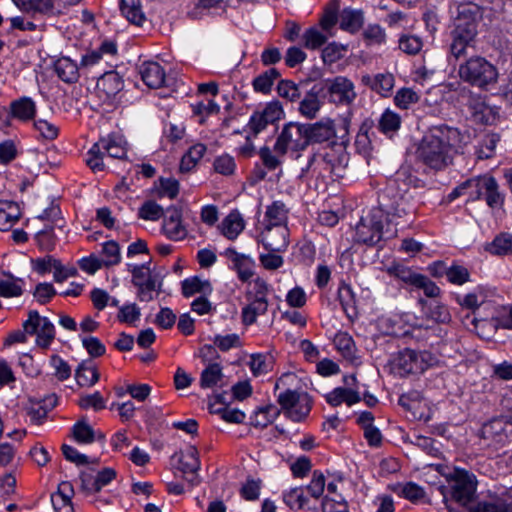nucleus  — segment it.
Here are the masks:
<instances>
[{
	"mask_svg": "<svg viewBox=\"0 0 512 512\" xmlns=\"http://www.w3.org/2000/svg\"><path fill=\"white\" fill-rule=\"evenodd\" d=\"M139 73L143 82L152 89L164 86L166 73L163 67L154 61H145L139 66Z\"/></svg>",
	"mask_w": 512,
	"mask_h": 512,
	"instance_id": "18",
	"label": "nucleus"
},
{
	"mask_svg": "<svg viewBox=\"0 0 512 512\" xmlns=\"http://www.w3.org/2000/svg\"><path fill=\"white\" fill-rule=\"evenodd\" d=\"M482 17L481 6L475 3L459 4L457 7V15L454 20V26L460 25L464 28L473 26L477 29L478 21Z\"/></svg>",
	"mask_w": 512,
	"mask_h": 512,
	"instance_id": "21",
	"label": "nucleus"
},
{
	"mask_svg": "<svg viewBox=\"0 0 512 512\" xmlns=\"http://www.w3.org/2000/svg\"><path fill=\"white\" fill-rule=\"evenodd\" d=\"M308 145L305 124L290 122L282 128L274 145V151L279 155H284L289 150L302 151Z\"/></svg>",
	"mask_w": 512,
	"mask_h": 512,
	"instance_id": "7",
	"label": "nucleus"
},
{
	"mask_svg": "<svg viewBox=\"0 0 512 512\" xmlns=\"http://www.w3.org/2000/svg\"><path fill=\"white\" fill-rule=\"evenodd\" d=\"M469 271L461 265H452L446 270V277L448 281L455 285H462L469 281Z\"/></svg>",
	"mask_w": 512,
	"mask_h": 512,
	"instance_id": "58",
	"label": "nucleus"
},
{
	"mask_svg": "<svg viewBox=\"0 0 512 512\" xmlns=\"http://www.w3.org/2000/svg\"><path fill=\"white\" fill-rule=\"evenodd\" d=\"M381 209L372 210L367 216L362 217L355 228V240L359 243L374 245L379 242L384 235L391 238L396 235L397 229H390L389 224L384 230L383 219H388Z\"/></svg>",
	"mask_w": 512,
	"mask_h": 512,
	"instance_id": "4",
	"label": "nucleus"
},
{
	"mask_svg": "<svg viewBox=\"0 0 512 512\" xmlns=\"http://www.w3.org/2000/svg\"><path fill=\"white\" fill-rule=\"evenodd\" d=\"M422 47V39L416 35H402L399 39V48L406 54L415 55L421 51Z\"/></svg>",
	"mask_w": 512,
	"mask_h": 512,
	"instance_id": "54",
	"label": "nucleus"
},
{
	"mask_svg": "<svg viewBox=\"0 0 512 512\" xmlns=\"http://www.w3.org/2000/svg\"><path fill=\"white\" fill-rule=\"evenodd\" d=\"M458 75L462 81L483 89L497 82L498 70L484 57L473 56L460 64Z\"/></svg>",
	"mask_w": 512,
	"mask_h": 512,
	"instance_id": "3",
	"label": "nucleus"
},
{
	"mask_svg": "<svg viewBox=\"0 0 512 512\" xmlns=\"http://www.w3.org/2000/svg\"><path fill=\"white\" fill-rule=\"evenodd\" d=\"M22 327L29 335L36 336L35 345L41 349H48L55 339L54 324L36 310L28 312V318L23 322Z\"/></svg>",
	"mask_w": 512,
	"mask_h": 512,
	"instance_id": "6",
	"label": "nucleus"
},
{
	"mask_svg": "<svg viewBox=\"0 0 512 512\" xmlns=\"http://www.w3.org/2000/svg\"><path fill=\"white\" fill-rule=\"evenodd\" d=\"M289 210L282 201H274L267 206L263 225L287 226Z\"/></svg>",
	"mask_w": 512,
	"mask_h": 512,
	"instance_id": "23",
	"label": "nucleus"
},
{
	"mask_svg": "<svg viewBox=\"0 0 512 512\" xmlns=\"http://www.w3.org/2000/svg\"><path fill=\"white\" fill-rule=\"evenodd\" d=\"M438 359L429 351H415L404 349L399 351L392 359V370L400 375L422 373L430 367L435 366Z\"/></svg>",
	"mask_w": 512,
	"mask_h": 512,
	"instance_id": "5",
	"label": "nucleus"
},
{
	"mask_svg": "<svg viewBox=\"0 0 512 512\" xmlns=\"http://www.w3.org/2000/svg\"><path fill=\"white\" fill-rule=\"evenodd\" d=\"M72 435L80 444H90L95 440V431L85 420L78 421L73 425Z\"/></svg>",
	"mask_w": 512,
	"mask_h": 512,
	"instance_id": "44",
	"label": "nucleus"
},
{
	"mask_svg": "<svg viewBox=\"0 0 512 512\" xmlns=\"http://www.w3.org/2000/svg\"><path fill=\"white\" fill-rule=\"evenodd\" d=\"M329 101L336 105H351L357 98L354 83L345 76H336L326 81Z\"/></svg>",
	"mask_w": 512,
	"mask_h": 512,
	"instance_id": "10",
	"label": "nucleus"
},
{
	"mask_svg": "<svg viewBox=\"0 0 512 512\" xmlns=\"http://www.w3.org/2000/svg\"><path fill=\"white\" fill-rule=\"evenodd\" d=\"M487 250L495 255H507L512 253V235L502 234L496 237L488 245Z\"/></svg>",
	"mask_w": 512,
	"mask_h": 512,
	"instance_id": "50",
	"label": "nucleus"
},
{
	"mask_svg": "<svg viewBox=\"0 0 512 512\" xmlns=\"http://www.w3.org/2000/svg\"><path fill=\"white\" fill-rule=\"evenodd\" d=\"M121 12L130 23L137 26H141L145 20L144 14L135 0H121Z\"/></svg>",
	"mask_w": 512,
	"mask_h": 512,
	"instance_id": "42",
	"label": "nucleus"
},
{
	"mask_svg": "<svg viewBox=\"0 0 512 512\" xmlns=\"http://www.w3.org/2000/svg\"><path fill=\"white\" fill-rule=\"evenodd\" d=\"M129 271L132 274V282L135 286L140 285V283H146L150 280L155 279L154 276L151 275L150 268L148 264L141 265H128Z\"/></svg>",
	"mask_w": 512,
	"mask_h": 512,
	"instance_id": "57",
	"label": "nucleus"
},
{
	"mask_svg": "<svg viewBox=\"0 0 512 512\" xmlns=\"http://www.w3.org/2000/svg\"><path fill=\"white\" fill-rule=\"evenodd\" d=\"M138 215L144 220L157 221L164 213L160 205L153 201H147L139 208Z\"/></svg>",
	"mask_w": 512,
	"mask_h": 512,
	"instance_id": "56",
	"label": "nucleus"
},
{
	"mask_svg": "<svg viewBox=\"0 0 512 512\" xmlns=\"http://www.w3.org/2000/svg\"><path fill=\"white\" fill-rule=\"evenodd\" d=\"M482 197L485 198L488 206L494 208L499 207L503 203V198L498 190V184L495 178L491 176H482V183L480 185Z\"/></svg>",
	"mask_w": 512,
	"mask_h": 512,
	"instance_id": "28",
	"label": "nucleus"
},
{
	"mask_svg": "<svg viewBox=\"0 0 512 512\" xmlns=\"http://www.w3.org/2000/svg\"><path fill=\"white\" fill-rule=\"evenodd\" d=\"M387 272L404 282L405 284L416 287L419 278L422 274L416 273L410 267L403 264H392L387 268Z\"/></svg>",
	"mask_w": 512,
	"mask_h": 512,
	"instance_id": "37",
	"label": "nucleus"
},
{
	"mask_svg": "<svg viewBox=\"0 0 512 512\" xmlns=\"http://www.w3.org/2000/svg\"><path fill=\"white\" fill-rule=\"evenodd\" d=\"M309 497L306 494V489L304 486L294 487L283 494V501L291 508V509H311L309 506Z\"/></svg>",
	"mask_w": 512,
	"mask_h": 512,
	"instance_id": "31",
	"label": "nucleus"
},
{
	"mask_svg": "<svg viewBox=\"0 0 512 512\" xmlns=\"http://www.w3.org/2000/svg\"><path fill=\"white\" fill-rule=\"evenodd\" d=\"M327 156V153L315 152L309 158L306 168H303V172H312L316 175L332 173L334 167L331 161L327 159Z\"/></svg>",
	"mask_w": 512,
	"mask_h": 512,
	"instance_id": "33",
	"label": "nucleus"
},
{
	"mask_svg": "<svg viewBox=\"0 0 512 512\" xmlns=\"http://www.w3.org/2000/svg\"><path fill=\"white\" fill-rule=\"evenodd\" d=\"M334 345L336 349L344 356L351 357L354 352V341L346 332H338L334 337Z\"/></svg>",
	"mask_w": 512,
	"mask_h": 512,
	"instance_id": "55",
	"label": "nucleus"
},
{
	"mask_svg": "<svg viewBox=\"0 0 512 512\" xmlns=\"http://www.w3.org/2000/svg\"><path fill=\"white\" fill-rule=\"evenodd\" d=\"M321 108V101L316 93H308L299 104V112L307 119H314Z\"/></svg>",
	"mask_w": 512,
	"mask_h": 512,
	"instance_id": "43",
	"label": "nucleus"
},
{
	"mask_svg": "<svg viewBox=\"0 0 512 512\" xmlns=\"http://www.w3.org/2000/svg\"><path fill=\"white\" fill-rule=\"evenodd\" d=\"M50 365L54 369L53 374L58 380L64 381L70 377L71 368L60 356L52 355L50 357Z\"/></svg>",
	"mask_w": 512,
	"mask_h": 512,
	"instance_id": "60",
	"label": "nucleus"
},
{
	"mask_svg": "<svg viewBox=\"0 0 512 512\" xmlns=\"http://www.w3.org/2000/svg\"><path fill=\"white\" fill-rule=\"evenodd\" d=\"M378 126L382 133L386 135L393 134L401 126V117L396 112L386 109L379 119Z\"/></svg>",
	"mask_w": 512,
	"mask_h": 512,
	"instance_id": "40",
	"label": "nucleus"
},
{
	"mask_svg": "<svg viewBox=\"0 0 512 512\" xmlns=\"http://www.w3.org/2000/svg\"><path fill=\"white\" fill-rule=\"evenodd\" d=\"M244 227V219L238 211L230 212L220 224L222 234L230 240L236 239Z\"/></svg>",
	"mask_w": 512,
	"mask_h": 512,
	"instance_id": "24",
	"label": "nucleus"
},
{
	"mask_svg": "<svg viewBox=\"0 0 512 512\" xmlns=\"http://www.w3.org/2000/svg\"><path fill=\"white\" fill-rule=\"evenodd\" d=\"M338 298L347 316L355 314V295L351 286L343 284L338 289Z\"/></svg>",
	"mask_w": 512,
	"mask_h": 512,
	"instance_id": "46",
	"label": "nucleus"
},
{
	"mask_svg": "<svg viewBox=\"0 0 512 512\" xmlns=\"http://www.w3.org/2000/svg\"><path fill=\"white\" fill-rule=\"evenodd\" d=\"M299 380L295 373H284L275 382L277 402L287 416L295 422L304 420L311 411L312 401L307 393L298 392Z\"/></svg>",
	"mask_w": 512,
	"mask_h": 512,
	"instance_id": "2",
	"label": "nucleus"
},
{
	"mask_svg": "<svg viewBox=\"0 0 512 512\" xmlns=\"http://www.w3.org/2000/svg\"><path fill=\"white\" fill-rule=\"evenodd\" d=\"M211 291V284L199 277H191L182 281V293L185 297H190L196 293H210Z\"/></svg>",
	"mask_w": 512,
	"mask_h": 512,
	"instance_id": "38",
	"label": "nucleus"
},
{
	"mask_svg": "<svg viewBox=\"0 0 512 512\" xmlns=\"http://www.w3.org/2000/svg\"><path fill=\"white\" fill-rule=\"evenodd\" d=\"M178 463L179 469L186 479L192 484L198 483L197 471L200 468V461L198 459V450L194 446H189L180 452Z\"/></svg>",
	"mask_w": 512,
	"mask_h": 512,
	"instance_id": "17",
	"label": "nucleus"
},
{
	"mask_svg": "<svg viewBox=\"0 0 512 512\" xmlns=\"http://www.w3.org/2000/svg\"><path fill=\"white\" fill-rule=\"evenodd\" d=\"M304 489H306V494L309 499H319L325 490L324 475L319 471H314L310 483L307 486H304Z\"/></svg>",
	"mask_w": 512,
	"mask_h": 512,
	"instance_id": "52",
	"label": "nucleus"
},
{
	"mask_svg": "<svg viewBox=\"0 0 512 512\" xmlns=\"http://www.w3.org/2000/svg\"><path fill=\"white\" fill-rule=\"evenodd\" d=\"M225 254L241 281L246 282L254 275L255 261L250 256L240 254L233 249H227Z\"/></svg>",
	"mask_w": 512,
	"mask_h": 512,
	"instance_id": "19",
	"label": "nucleus"
},
{
	"mask_svg": "<svg viewBox=\"0 0 512 512\" xmlns=\"http://www.w3.org/2000/svg\"><path fill=\"white\" fill-rule=\"evenodd\" d=\"M450 480L453 482L452 498L461 505L470 503L477 487L475 475L464 469H455Z\"/></svg>",
	"mask_w": 512,
	"mask_h": 512,
	"instance_id": "9",
	"label": "nucleus"
},
{
	"mask_svg": "<svg viewBox=\"0 0 512 512\" xmlns=\"http://www.w3.org/2000/svg\"><path fill=\"white\" fill-rule=\"evenodd\" d=\"M138 288V298L140 301L149 302L154 299V293L160 290L161 282L156 278L146 283H140Z\"/></svg>",
	"mask_w": 512,
	"mask_h": 512,
	"instance_id": "61",
	"label": "nucleus"
},
{
	"mask_svg": "<svg viewBox=\"0 0 512 512\" xmlns=\"http://www.w3.org/2000/svg\"><path fill=\"white\" fill-rule=\"evenodd\" d=\"M11 115L21 121H29L36 114V104L29 97H21L10 104Z\"/></svg>",
	"mask_w": 512,
	"mask_h": 512,
	"instance_id": "25",
	"label": "nucleus"
},
{
	"mask_svg": "<svg viewBox=\"0 0 512 512\" xmlns=\"http://www.w3.org/2000/svg\"><path fill=\"white\" fill-rule=\"evenodd\" d=\"M308 143H322L336 137L335 123L330 118H323L313 124H305Z\"/></svg>",
	"mask_w": 512,
	"mask_h": 512,
	"instance_id": "16",
	"label": "nucleus"
},
{
	"mask_svg": "<svg viewBox=\"0 0 512 512\" xmlns=\"http://www.w3.org/2000/svg\"><path fill=\"white\" fill-rule=\"evenodd\" d=\"M363 38L369 46H380L386 42V32L379 24H369L363 31Z\"/></svg>",
	"mask_w": 512,
	"mask_h": 512,
	"instance_id": "45",
	"label": "nucleus"
},
{
	"mask_svg": "<svg viewBox=\"0 0 512 512\" xmlns=\"http://www.w3.org/2000/svg\"><path fill=\"white\" fill-rule=\"evenodd\" d=\"M75 378L80 386H92L99 380V373L95 367L81 364L75 372Z\"/></svg>",
	"mask_w": 512,
	"mask_h": 512,
	"instance_id": "48",
	"label": "nucleus"
},
{
	"mask_svg": "<svg viewBox=\"0 0 512 512\" xmlns=\"http://www.w3.org/2000/svg\"><path fill=\"white\" fill-rule=\"evenodd\" d=\"M364 23V13L361 9L345 8L340 13V27L343 30L354 33Z\"/></svg>",
	"mask_w": 512,
	"mask_h": 512,
	"instance_id": "29",
	"label": "nucleus"
},
{
	"mask_svg": "<svg viewBox=\"0 0 512 512\" xmlns=\"http://www.w3.org/2000/svg\"><path fill=\"white\" fill-rule=\"evenodd\" d=\"M54 70L58 77L66 83H73L79 77L77 64L68 57L57 59L54 63Z\"/></svg>",
	"mask_w": 512,
	"mask_h": 512,
	"instance_id": "30",
	"label": "nucleus"
},
{
	"mask_svg": "<svg viewBox=\"0 0 512 512\" xmlns=\"http://www.w3.org/2000/svg\"><path fill=\"white\" fill-rule=\"evenodd\" d=\"M162 230L171 240H183L187 236V229L182 223L181 211L175 207L169 208L164 216Z\"/></svg>",
	"mask_w": 512,
	"mask_h": 512,
	"instance_id": "15",
	"label": "nucleus"
},
{
	"mask_svg": "<svg viewBox=\"0 0 512 512\" xmlns=\"http://www.w3.org/2000/svg\"><path fill=\"white\" fill-rule=\"evenodd\" d=\"M21 217V210L17 203L0 201V230L10 229Z\"/></svg>",
	"mask_w": 512,
	"mask_h": 512,
	"instance_id": "27",
	"label": "nucleus"
},
{
	"mask_svg": "<svg viewBox=\"0 0 512 512\" xmlns=\"http://www.w3.org/2000/svg\"><path fill=\"white\" fill-rule=\"evenodd\" d=\"M97 92L106 99L115 97L124 88V81L115 71L106 72L97 81Z\"/></svg>",
	"mask_w": 512,
	"mask_h": 512,
	"instance_id": "20",
	"label": "nucleus"
},
{
	"mask_svg": "<svg viewBox=\"0 0 512 512\" xmlns=\"http://www.w3.org/2000/svg\"><path fill=\"white\" fill-rule=\"evenodd\" d=\"M280 76L275 68H270L253 80L254 90L263 94H268L274 84V81Z\"/></svg>",
	"mask_w": 512,
	"mask_h": 512,
	"instance_id": "41",
	"label": "nucleus"
},
{
	"mask_svg": "<svg viewBox=\"0 0 512 512\" xmlns=\"http://www.w3.org/2000/svg\"><path fill=\"white\" fill-rule=\"evenodd\" d=\"M419 100L418 94L410 88L398 90L394 96V103L400 109H408Z\"/></svg>",
	"mask_w": 512,
	"mask_h": 512,
	"instance_id": "53",
	"label": "nucleus"
},
{
	"mask_svg": "<svg viewBox=\"0 0 512 512\" xmlns=\"http://www.w3.org/2000/svg\"><path fill=\"white\" fill-rule=\"evenodd\" d=\"M98 256L104 267L117 265L121 261L119 244L113 240L104 242Z\"/></svg>",
	"mask_w": 512,
	"mask_h": 512,
	"instance_id": "35",
	"label": "nucleus"
},
{
	"mask_svg": "<svg viewBox=\"0 0 512 512\" xmlns=\"http://www.w3.org/2000/svg\"><path fill=\"white\" fill-rule=\"evenodd\" d=\"M512 436V419L508 417H496L481 428V438L485 445L499 449L505 446Z\"/></svg>",
	"mask_w": 512,
	"mask_h": 512,
	"instance_id": "8",
	"label": "nucleus"
},
{
	"mask_svg": "<svg viewBox=\"0 0 512 512\" xmlns=\"http://www.w3.org/2000/svg\"><path fill=\"white\" fill-rule=\"evenodd\" d=\"M306 48L314 50L321 47L327 41V35L316 27L308 28L302 35Z\"/></svg>",
	"mask_w": 512,
	"mask_h": 512,
	"instance_id": "51",
	"label": "nucleus"
},
{
	"mask_svg": "<svg viewBox=\"0 0 512 512\" xmlns=\"http://www.w3.org/2000/svg\"><path fill=\"white\" fill-rule=\"evenodd\" d=\"M473 512H510V510L505 501L497 499L478 502Z\"/></svg>",
	"mask_w": 512,
	"mask_h": 512,
	"instance_id": "64",
	"label": "nucleus"
},
{
	"mask_svg": "<svg viewBox=\"0 0 512 512\" xmlns=\"http://www.w3.org/2000/svg\"><path fill=\"white\" fill-rule=\"evenodd\" d=\"M223 378L222 367L218 363L209 364L201 373L200 385L202 388H212Z\"/></svg>",
	"mask_w": 512,
	"mask_h": 512,
	"instance_id": "39",
	"label": "nucleus"
},
{
	"mask_svg": "<svg viewBox=\"0 0 512 512\" xmlns=\"http://www.w3.org/2000/svg\"><path fill=\"white\" fill-rule=\"evenodd\" d=\"M260 241L269 251L284 252L289 245V229L282 225H264L260 233Z\"/></svg>",
	"mask_w": 512,
	"mask_h": 512,
	"instance_id": "13",
	"label": "nucleus"
},
{
	"mask_svg": "<svg viewBox=\"0 0 512 512\" xmlns=\"http://www.w3.org/2000/svg\"><path fill=\"white\" fill-rule=\"evenodd\" d=\"M325 399L333 407L340 406L343 403L347 406H352L360 402L361 396L357 389L336 387L325 395Z\"/></svg>",
	"mask_w": 512,
	"mask_h": 512,
	"instance_id": "22",
	"label": "nucleus"
},
{
	"mask_svg": "<svg viewBox=\"0 0 512 512\" xmlns=\"http://www.w3.org/2000/svg\"><path fill=\"white\" fill-rule=\"evenodd\" d=\"M104 156L106 155L104 154L102 149H99V151H97L96 143H94L90 150L87 152L86 157V163L93 172H100L104 170Z\"/></svg>",
	"mask_w": 512,
	"mask_h": 512,
	"instance_id": "59",
	"label": "nucleus"
},
{
	"mask_svg": "<svg viewBox=\"0 0 512 512\" xmlns=\"http://www.w3.org/2000/svg\"><path fill=\"white\" fill-rule=\"evenodd\" d=\"M278 95L291 102L296 101L300 97L298 86L289 80H281L277 85Z\"/></svg>",
	"mask_w": 512,
	"mask_h": 512,
	"instance_id": "62",
	"label": "nucleus"
},
{
	"mask_svg": "<svg viewBox=\"0 0 512 512\" xmlns=\"http://www.w3.org/2000/svg\"><path fill=\"white\" fill-rule=\"evenodd\" d=\"M249 303L242 308V321L246 326L256 322L257 317L264 315L268 310L267 299H248Z\"/></svg>",
	"mask_w": 512,
	"mask_h": 512,
	"instance_id": "26",
	"label": "nucleus"
},
{
	"mask_svg": "<svg viewBox=\"0 0 512 512\" xmlns=\"http://www.w3.org/2000/svg\"><path fill=\"white\" fill-rule=\"evenodd\" d=\"M23 280L12 275L0 278V296L5 298L19 297L23 293Z\"/></svg>",
	"mask_w": 512,
	"mask_h": 512,
	"instance_id": "36",
	"label": "nucleus"
},
{
	"mask_svg": "<svg viewBox=\"0 0 512 512\" xmlns=\"http://www.w3.org/2000/svg\"><path fill=\"white\" fill-rule=\"evenodd\" d=\"M272 358L268 355L255 354L250 359V369L254 376H260L268 373L272 369Z\"/></svg>",
	"mask_w": 512,
	"mask_h": 512,
	"instance_id": "49",
	"label": "nucleus"
},
{
	"mask_svg": "<svg viewBox=\"0 0 512 512\" xmlns=\"http://www.w3.org/2000/svg\"><path fill=\"white\" fill-rule=\"evenodd\" d=\"M477 34L478 30L473 26H468V28H464L460 25L454 26L450 34V55L457 60L466 56L468 49H475Z\"/></svg>",
	"mask_w": 512,
	"mask_h": 512,
	"instance_id": "11",
	"label": "nucleus"
},
{
	"mask_svg": "<svg viewBox=\"0 0 512 512\" xmlns=\"http://www.w3.org/2000/svg\"><path fill=\"white\" fill-rule=\"evenodd\" d=\"M499 141L500 136L496 133H489L484 135L477 149L478 157L480 159H487L493 156Z\"/></svg>",
	"mask_w": 512,
	"mask_h": 512,
	"instance_id": "47",
	"label": "nucleus"
},
{
	"mask_svg": "<svg viewBox=\"0 0 512 512\" xmlns=\"http://www.w3.org/2000/svg\"><path fill=\"white\" fill-rule=\"evenodd\" d=\"M96 149H102L104 154L110 158L122 159L126 156V148L122 144L121 140H117L112 137L101 138L96 142Z\"/></svg>",
	"mask_w": 512,
	"mask_h": 512,
	"instance_id": "34",
	"label": "nucleus"
},
{
	"mask_svg": "<svg viewBox=\"0 0 512 512\" xmlns=\"http://www.w3.org/2000/svg\"><path fill=\"white\" fill-rule=\"evenodd\" d=\"M463 147V136L457 128L446 125L432 127L418 144L416 155L427 167L442 170L452 162L453 153Z\"/></svg>",
	"mask_w": 512,
	"mask_h": 512,
	"instance_id": "1",
	"label": "nucleus"
},
{
	"mask_svg": "<svg viewBox=\"0 0 512 512\" xmlns=\"http://www.w3.org/2000/svg\"><path fill=\"white\" fill-rule=\"evenodd\" d=\"M399 495L411 502H417L425 497V491L418 484L408 482L401 486Z\"/></svg>",
	"mask_w": 512,
	"mask_h": 512,
	"instance_id": "63",
	"label": "nucleus"
},
{
	"mask_svg": "<svg viewBox=\"0 0 512 512\" xmlns=\"http://www.w3.org/2000/svg\"><path fill=\"white\" fill-rule=\"evenodd\" d=\"M361 83L381 97H389L395 86V77L390 72L375 75L364 74L361 76Z\"/></svg>",
	"mask_w": 512,
	"mask_h": 512,
	"instance_id": "14",
	"label": "nucleus"
},
{
	"mask_svg": "<svg viewBox=\"0 0 512 512\" xmlns=\"http://www.w3.org/2000/svg\"><path fill=\"white\" fill-rule=\"evenodd\" d=\"M284 116V110L281 103L277 100L268 102L262 110L252 114L249 120V127L255 133L263 131L268 124L279 121Z\"/></svg>",
	"mask_w": 512,
	"mask_h": 512,
	"instance_id": "12",
	"label": "nucleus"
},
{
	"mask_svg": "<svg viewBox=\"0 0 512 512\" xmlns=\"http://www.w3.org/2000/svg\"><path fill=\"white\" fill-rule=\"evenodd\" d=\"M16 5L27 13L54 14V0H14Z\"/></svg>",
	"mask_w": 512,
	"mask_h": 512,
	"instance_id": "32",
	"label": "nucleus"
}]
</instances>
